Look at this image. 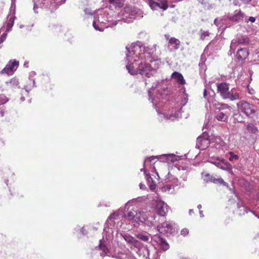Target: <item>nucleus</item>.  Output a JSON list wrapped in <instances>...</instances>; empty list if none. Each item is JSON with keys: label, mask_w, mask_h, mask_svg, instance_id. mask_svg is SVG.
<instances>
[{"label": "nucleus", "mask_w": 259, "mask_h": 259, "mask_svg": "<svg viewBox=\"0 0 259 259\" xmlns=\"http://www.w3.org/2000/svg\"><path fill=\"white\" fill-rule=\"evenodd\" d=\"M156 45L145 47L141 41H137L126 47L125 67L131 75L140 74L150 77L158 68L160 61L151 59L156 50Z\"/></svg>", "instance_id": "1"}, {"label": "nucleus", "mask_w": 259, "mask_h": 259, "mask_svg": "<svg viewBox=\"0 0 259 259\" xmlns=\"http://www.w3.org/2000/svg\"><path fill=\"white\" fill-rule=\"evenodd\" d=\"M113 12L108 9L99 10L95 14L93 26L96 30L103 31L105 28H113L120 22L114 18Z\"/></svg>", "instance_id": "2"}, {"label": "nucleus", "mask_w": 259, "mask_h": 259, "mask_svg": "<svg viewBox=\"0 0 259 259\" xmlns=\"http://www.w3.org/2000/svg\"><path fill=\"white\" fill-rule=\"evenodd\" d=\"M131 201H128L125 205V212L124 214V218L130 221L132 223L139 224L140 222L146 225L149 227L153 226L151 221L148 220V216L146 212L143 211H138L136 206H130Z\"/></svg>", "instance_id": "3"}, {"label": "nucleus", "mask_w": 259, "mask_h": 259, "mask_svg": "<svg viewBox=\"0 0 259 259\" xmlns=\"http://www.w3.org/2000/svg\"><path fill=\"white\" fill-rule=\"evenodd\" d=\"M136 236L138 239L144 242H150L152 241L155 242L164 251L168 250L169 248L166 240L158 234L152 236L146 232H140L136 234Z\"/></svg>", "instance_id": "4"}, {"label": "nucleus", "mask_w": 259, "mask_h": 259, "mask_svg": "<svg viewBox=\"0 0 259 259\" xmlns=\"http://www.w3.org/2000/svg\"><path fill=\"white\" fill-rule=\"evenodd\" d=\"M121 15L123 16L120 21L130 22L132 19L141 18L143 17L142 11L133 6H126L121 11Z\"/></svg>", "instance_id": "5"}, {"label": "nucleus", "mask_w": 259, "mask_h": 259, "mask_svg": "<svg viewBox=\"0 0 259 259\" xmlns=\"http://www.w3.org/2000/svg\"><path fill=\"white\" fill-rule=\"evenodd\" d=\"M66 0H33V11L38 13L36 10L38 8L49 9L51 11L56 10L58 6L64 3Z\"/></svg>", "instance_id": "6"}, {"label": "nucleus", "mask_w": 259, "mask_h": 259, "mask_svg": "<svg viewBox=\"0 0 259 259\" xmlns=\"http://www.w3.org/2000/svg\"><path fill=\"white\" fill-rule=\"evenodd\" d=\"M217 89L221 97L224 99H229L230 101H234L241 99L238 93L231 90L229 91V85L227 83L221 82L217 84Z\"/></svg>", "instance_id": "7"}, {"label": "nucleus", "mask_w": 259, "mask_h": 259, "mask_svg": "<svg viewBox=\"0 0 259 259\" xmlns=\"http://www.w3.org/2000/svg\"><path fill=\"white\" fill-rule=\"evenodd\" d=\"M215 109L220 111L215 115V117L219 121H227L230 115L232 108L231 106L225 104H215Z\"/></svg>", "instance_id": "8"}, {"label": "nucleus", "mask_w": 259, "mask_h": 259, "mask_svg": "<svg viewBox=\"0 0 259 259\" xmlns=\"http://www.w3.org/2000/svg\"><path fill=\"white\" fill-rule=\"evenodd\" d=\"M156 229L158 232L167 235L176 232V225L171 222L165 221L158 225Z\"/></svg>", "instance_id": "9"}, {"label": "nucleus", "mask_w": 259, "mask_h": 259, "mask_svg": "<svg viewBox=\"0 0 259 259\" xmlns=\"http://www.w3.org/2000/svg\"><path fill=\"white\" fill-rule=\"evenodd\" d=\"M237 105L238 108L248 117L252 118L255 112L253 106L246 101H239Z\"/></svg>", "instance_id": "10"}, {"label": "nucleus", "mask_w": 259, "mask_h": 259, "mask_svg": "<svg viewBox=\"0 0 259 259\" xmlns=\"http://www.w3.org/2000/svg\"><path fill=\"white\" fill-rule=\"evenodd\" d=\"M209 145L210 146V141L208 139L207 134L204 132L203 133L202 136H200L197 138L196 140V148L200 150H204L207 148Z\"/></svg>", "instance_id": "11"}, {"label": "nucleus", "mask_w": 259, "mask_h": 259, "mask_svg": "<svg viewBox=\"0 0 259 259\" xmlns=\"http://www.w3.org/2000/svg\"><path fill=\"white\" fill-rule=\"evenodd\" d=\"M147 3L149 7L152 10H157L162 9L163 11L166 10L168 8L167 2L165 0H148Z\"/></svg>", "instance_id": "12"}, {"label": "nucleus", "mask_w": 259, "mask_h": 259, "mask_svg": "<svg viewBox=\"0 0 259 259\" xmlns=\"http://www.w3.org/2000/svg\"><path fill=\"white\" fill-rule=\"evenodd\" d=\"M159 157V155L158 156H152L150 157H147L144 161V169H147V168L149 167H151L153 166L152 169H153L156 174L157 176V179L158 180L159 179V176L158 175V174L157 171H156L155 167L154 166V165L155 164V163L157 161V160H160V158H158V157ZM152 171H153V170H151Z\"/></svg>", "instance_id": "13"}, {"label": "nucleus", "mask_w": 259, "mask_h": 259, "mask_svg": "<svg viewBox=\"0 0 259 259\" xmlns=\"http://www.w3.org/2000/svg\"><path fill=\"white\" fill-rule=\"evenodd\" d=\"M19 65V62L16 60L10 61L5 67L2 70L1 73L6 74L8 75H12L17 68Z\"/></svg>", "instance_id": "14"}, {"label": "nucleus", "mask_w": 259, "mask_h": 259, "mask_svg": "<svg viewBox=\"0 0 259 259\" xmlns=\"http://www.w3.org/2000/svg\"><path fill=\"white\" fill-rule=\"evenodd\" d=\"M210 147L214 148L218 151L224 150L227 148V145L220 137H215L210 141Z\"/></svg>", "instance_id": "15"}, {"label": "nucleus", "mask_w": 259, "mask_h": 259, "mask_svg": "<svg viewBox=\"0 0 259 259\" xmlns=\"http://www.w3.org/2000/svg\"><path fill=\"white\" fill-rule=\"evenodd\" d=\"M168 206L164 202L160 200L156 201L155 210L156 212L161 217H164L168 212Z\"/></svg>", "instance_id": "16"}, {"label": "nucleus", "mask_w": 259, "mask_h": 259, "mask_svg": "<svg viewBox=\"0 0 259 259\" xmlns=\"http://www.w3.org/2000/svg\"><path fill=\"white\" fill-rule=\"evenodd\" d=\"M218 167L228 171L232 170V165L224 159H217L215 161L212 162Z\"/></svg>", "instance_id": "17"}, {"label": "nucleus", "mask_w": 259, "mask_h": 259, "mask_svg": "<svg viewBox=\"0 0 259 259\" xmlns=\"http://www.w3.org/2000/svg\"><path fill=\"white\" fill-rule=\"evenodd\" d=\"M124 240L132 247H134L137 248H140L142 246V244L138 240H136L135 238L128 234H124L122 236Z\"/></svg>", "instance_id": "18"}, {"label": "nucleus", "mask_w": 259, "mask_h": 259, "mask_svg": "<svg viewBox=\"0 0 259 259\" xmlns=\"http://www.w3.org/2000/svg\"><path fill=\"white\" fill-rule=\"evenodd\" d=\"M36 73L34 71H32L29 74L28 80L27 84L24 86V88L27 93H29L33 88L35 87V79L34 78Z\"/></svg>", "instance_id": "19"}, {"label": "nucleus", "mask_w": 259, "mask_h": 259, "mask_svg": "<svg viewBox=\"0 0 259 259\" xmlns=\"http://www.w3.org/2000/svg\"><path fill=\"white\" fill-rule=\"evenodd\" d=\"M245 17V14L241 10H236L234 12L233 14L229 16V18L232 21L238 22L242 21Z\"/></svg>", "instance_id": "20"}, {"label": "nucleus", "mask_w": 259, "mask_h": 259, "mask_svg": "<svg viewBox=\"0 0 259 259\" xmlns=\"http://www.w3.org/2000/svg\"><path fill=\"white\" fill-rule=\"evenodd\" d=\"M160 158V161H162L164 162H174L177 160H178L179 157L175 154H162L161 155H159V157H158Z\"/></svg>", "instance_id": "21"}, {"label": "nucleus", "mask_w": 259, "mask_h": 259, "mask_svg": "<svg viewBox=\"0 0 259 259\" xmlns=\"http://www.w3.org/2000/svg\"><path fill=\"white\" fill-rule=\"evenodd\" d=\"M249 55L248 50L246 48L239 49L236 53V57L238 62H243Z\"/></svg>", "instance_id": "22"}, {"label": "nucleus", "mask_w": 259, "mask_h": 259, "mask_svg": "<svg viewBox=\"0 0 259 259\" xmlns=\"http://www.w3.org/2000/svg\"><path fill=\"white\" fill-rule=\"evenodd\" d=\"M97 248L102 251V252H100V255L102 257H104L106 255L110 256V254H109V249L106 246L105 244V241L104 240H100V243L99 245L97 247Z\"/></svg>", "instance_id": "23"}, {"label": "nucleus", "mask_w": 259, "mask_h": 259, "mask_svg": "<svg viewBox=\"0 0 259 259\" xmlns=\"http://www.w3.org/2000/svg\"><path fill=\"white\" fill-rule=\"evenodd\" d=\"M171 170H172L174 172L177 173V174L180 175L181 178H182L184 181H185L187 180V176L188 174V171L187 169L183 168L181 169L180 167L175 166L171 168Z\"/></svg>", "instance_id": "24"}, {"label": "nucleus", "mask_w": 259, "mask_h": 259, "mask_svg": "<svg viewBox=\"0 0 259 259\" xmlns=\"http://www.w3.org/2000/svg\"><path fill=\"white\" fill-rule=\"evenodd\" d=\"M234 41L239 45H246L249 44V40L246 35H238L234 38Z\"/></svg>", "instance_id": "25"}, {"label": "nucleus", "mask_w": 259, "mask_h": 259, "mask_svg": "<svg viewBox=\"0 0 259 259\" xmlns=\"http://www.w3.org/2000/svg\"><path fill=\"white\" fill-rule=\"evenodd\" d=\"M164 36L166 39L168 40L170 44L175 45L174 49L175 50H178L180 48V41L178 39L175 37H170L168 34H165Z\"/></svg>", "instance_id": "26"}, {"label": "nucleus", "mask_w": 259, "mask_h": 259, "mask_svg": "<svg viewBox=\"0 0 259 259\" xmlns=\"http://www.w3.org/2000/svg\"><path fill=\"white\" fill-rule=\"evenodd\" d=\"M171 77L180 84H184L185 80L182 74L178 72H174L171 74Z\"/></svg>", "instance_id": "27"}, {"label": "nucleus", "mask_w": 259, "mask_h": 259, "mask_svg": "<svg viewBox=\"0 0 259 259\" xmlns=\"http://www.w3.org/2000/svg\"><path fill=\"white\" fill-rule=\"evenodd\" d=\"M238 207V212L240 215H244L245 213H247L248 211H250L252 213H254V212L250 210L248 208L246 207L242 202H239L237 203Z\"/></svg>", "instance_id": "28"}, {"label": "nucleus", "mask_w": 259, "mask_h": 259, "mask_svg": "<svg viewBox=\"0 0 259 259\" xmlns=\"http://www.w3.org/2000/svg\"><path fill=\"white\" fill-rule=\"evenodd\" d=\"M15 18L16 17L14 16V14L9 16L8 20L6 23V32H9L12 30V27L13 26L14 24V20Z\"/></svg>", "instance_id": "29"}, {"label": "nucleus", "mask_w": 259, "mask_h": 259, "mask_svg": "<svg viewBox=\"0 0 259 259\" xmlns=\"http://www.w3.org/2000/svg\"><path fill=\"white\" fill-rule=\"evenodd\" d=\"M181 110V109H180L179 110V111H176L174 114H169L168 115L163 114L164 115V118H165L166 120H170V121H174L175 119L178 118Z\"/></svg>", "instance_id": "30"}, {"label": "nucleus", "mask_w": 259, "mask_h": 259, "mask_svg": "<svg viewBox=\"0 0 259 259\" xmlns=\"http://www.w3.org/2000/svg\"><path fill=\"white\" fill-rule=\"evenodd\" d=\"M6 83L8 86L11 88H14L18 85L19 82L17 78H13L10 81H6Z\"/></svg>", "instance_id": "31"}, {"label": "nucleus", "mask_w": 259, "mask_h": 259, "mask_svg": "<svg viewBox=\"0 0 259 259\" xmlns=\"http://www.w3.org/2000/svg\"><path fill=\"white\" fill-rule=\"evenodd\" d=\"M109 3L115 7L120 8L122 7L123 2L122 0H109Z\"/></svg>", "instance_id": "32"}, {"label": "nucleus", "mask_w": 259, "mask_h": 259, "mask_svg": "<svg viewBox=\"0 0 259 259\" xmlns=\"http://www.w3.org/2000/svg\"><path fill=\"white\" fill-rule=\"evenodd\" d=\"M247 131L252 134H255L257 131V127L252 123H248L246 126Z\"/></svg>", "instance_id": "33"}, {"label": "nucleus", "mask_w": 259, "mask_h": 259, "mask_svg": "<svg viewBox=\"0 0 259 259\" xmlns=\"http://www.w3.org/2000/svg\"><path fill=\"white\" fill-rule=\"evenodd\" d=\"M239 44L237 42L234 41V39L231 41L230 45V50L229 52V55H231L232 54L235 53V51Z\"/></svg>", "instance_id": "34"}, {"label": "nucleus", "mask_w": 259, "mask_h": 259, "mask_svg": "<svg viewBox=\"0 0 259 259\" xmlns=\"http://www.w3.org/2000/svg\"><path fill=\"white\" fill-rule=\"evenodd\" d=\"M141 171H144L145 175V177L147 179V182L150 184L153 182L152 178H151L149 171L147 169H144V168H141Z\"/></svg>", "instance_id": "35"}, {"label": "nucleus", "mask_w": 259, "mask_h": 259, "mask_svg": "<svg viewBox=\"0 0 259 259\" xmlns=\"http://www.w3.org/2000/svg\"><path fill=\"white\" fill-rule=\"evenodd\" d=\"M167 179L175 183L176 185H178V179L175 177L170 171L167 174Z\"/></svg>", "instance_id": "36"}, {"label": "nucleus", "mask_w": 259, "mask_h": 259, "mask_svg": "<svg viewBox=\"0 0 259 259\" xmlns=\"http://www.w3.org/2000/svg\"><path fill=\"white\" fill-rule=\"evenodd\" d=\"M151 89H150L148 90V95H149V100H150L151 101V102L153 103V106H154V108L156 110L157 112H158V114H159L160 113L158 112V106H157V104L155 103V102H154L155 101V99H153L151 97Z\"/></svg>", "instance_id": "37"}, {"label": "nucleus", "mask_w": 259, "mask_h": 259, "mask_svg": "<svg viewBox=\"0 0 259 259\" xmlns=\"http://www.w3.org/2000/svg\"><path fill=\"white\" fill-rule=\"evenodd\" d=\"M244 4H250L253 7H255L257 4V0H240Z\"/></svg>", "instance_id": "38"}, {"label": "nucleus", "mask_w": 259, "mask_h": 259, "mask_svg": "<svg viewBox=\"0 0 259 259\" xmlns=\"http://www.w3.org/2000/svg\"><path fill=\"white\" fill-rule=\"evenodd\" d=\"M8 101V98L5 95L0 94V105L6 103Z\"/></svg>", "instance_id": "39"}, {"label": "nucleus", "mask_w": 259, "mask_h": 259, "mask_svg": "<svg viewBox=\"0 0 259 259\" xmlns=\"http://www.w3.org/2000/svg\"><path fill=\"white\" fill-rule=\"evenodd\" d=\"M119 215V211H115V212L112 213V214H111L109 216L108 219L109 220H111L112 219L116 220V219H117V218H118Z\"/></svg>", "instance_id": "40"}, {"label": "nucleus", "mask_w": 259, "mask_h": 259, "mask_svg": "<svg viewBox=\"0 0 259 259\" xmlns=\"http://www.w3.org/2000/svg\"><path fill=\"white\" fill-rule=\"evenodd\" d=\"M229 154L230 155L229 160L230 161H232L234 160H238L239 158L238 155L234 154L232 152H230Z\"/></svg>", "instance_id": "41"}, {"label": "nucleus", "mask_w": 259, "mask_h": 259, "mask_svg": "<svg viewBox=\"0 0 259 259\" xmlns=\"http://www.w3.org/2000/svg\"><path fill=\"white\" fill-rule=\"evenodd\" d=\"M211 181L214 183H216L218 182L220 184L224 185V186H226L227 185V183L222 178L213 179H211Z\"/></svg>", "instance_id": "42"}, {"label": "nucleus", "mask_w": 259, "mask_h": 259, "mask_svg": "<svg viewBox=\"0 0 259 259\" xmlns=\"http://www.w3.org/2000/svg\"><path fill=\"white\" fill-rule=\"evenodd\" d=\"M200 33H201V34H200V38L202 40H204L205 38V37L206 36H208L209 34V33L207 31H204L201 30L200 31Z\"/></svg>", "instance_id": "43"}, {"label": "nucleus", "mask_w": 259, "mask_h": 259, "mask_svg": "<svg viewBox=\"0 0 259 259\" xmlns=\"http://www.w3.org/2000/svg\"><path fill=\"white\" fill-rule=\"evenodd\" d=\"M124 255H125V254L123 253H121L120 254H116L114 253L111 255L112 257L116 258V259H124L123 256Z\"/></svg>", "instance_id": "44"}, {"label": "nucleus", "mask_w": 259, "mask_h": 259, "mask_svg": "<svg viewBox=\"0 0 259 259\" xmlns=\"http://www.w3.org/2000/svg\"><path fill=\"white\" fill-rule=\"evenodd\" d=\"M189 233V230L187 229H183L181 231V234L184 236L187 235Z\"/></svg>", "instance_id": "45"}, {"label": "nucleus", "mask_w": 259, "mask_h": 259, "mask_svg": "<svg viewBox=\"0 0 259 259\" xmlns=\"http://www.w3.org/2000/svg\"><path fill=\"white\" fill-rule=\"evenodd\" d=\"M222 21V19H219L218 18H215L213 21V23L217 26H219Z\"/></svg>", "instance_id": "46"}, {"label": "nucleus", "mask_w": 259, "mask_h": 259, "mask_svg": "<svg viewBox=\"0 0 259 259\" xmlns=\"http://www.w3.org/2000/svg\"><path fill=\"white\" fill-rule=\"evenodd\" d=\"M8 32H6V31L5 33H4L2 35V36H1V38H0V39H1V41H3V42H4V40L6 39V37H7V33H8Z\"/></svg>", "instance_id": "47"}, {"label": "nucleus", "mask_w": 259, "mask_h": 259, "mask_svg": "<svg viewBox=\"0 0 259 259\" xmlns=\"http://www.w3.org/2000/svg\"><path fill=\"white\" fill-rule=\"evenodd\" d=\"M8 32H6V31L5 33H4L2 35V36H1V38H0V39H1V41H3V42H4V40L6 39V37H7V33H8Z\"/></svg>", "instance_id": "48"}, {"label": "nucleus", "mask_w": 259, "mask_h": 259, "mask_svg": "<svg viewBox=\"0 0 259 259\" xmlns=\"http://www.w3.org/2000/svg\"><path fill=\"white\" fill-rule=\"evenodd\" d=\"M156 187V185L153 182L149 184V188L152 191H154Z\"/></svg>", "instance_id": "49"}, {"label": "nucleus", "mask_w": 259, "mask_h": 259, "mask_svg": "<svg viewBox=\"0 0 259 259\" xmlns=\"http://www.w3.org/2000/svg\"><path fill=\"white\" fill-rule=\"evenodd\" d=\"M171 189L170 185H166L164 187L162 188V190L164 191H169Z\"/></svg>", "instance_id": "50"}, {"label": "nucleus", "mask_w": 259, "mask_h": 259, "mask_svg": "<svg viewBox=\"0 0 259 259\" xmlns=\"http://www.w3.org/2000/svg\"><path fill=\"white\" fill-rule=\"evenodd\" d=\"M255 21V18L253 17H250L247 21H246V22L250 21L251 22H254Z\"/></svg>", "instance_id": "51"}, {"label": "nucleus", "mask_w": 259, "mask_h": 259, "mask_svg": "<svg viewBox=\"0 0 259 259\" xmlns=\"http://www.w3.org/2000/svg\"><path fill=\"white\" fill-rule=\"evenodd\" d=\"M5 114V110L2 108H0V116L3 117Z\"/></svg>", "instance_id": "52"}, {"label": "nucleus", "mask_w": 259, "mask_h": 259, "mask_svg": "<svg viewBox=\"0 0 259 259\" xmlns=\"http://www.w3.org/2000/svg\"><path fill=\"white\" fill-rule=\"evenodd\" d=\"M80 233L83 235H85L87 234V231L85 230L84 227H82L81 228Z\"/></svg>", "instance_id": "53"}, {"label": "nucleus", "mask_w": 259, "mask_h": 259, "mask_svg": "<svg viewBox=\"0 0 259 259\" xmlns=\"http://www.w3.org/2000/svg\"><path fill=\"white\" fill-rule=\"evenodd\" d=\"M139 187H140V189H141V190H145L146 188L145 185L143 184L142 183L140 184Z\"/></svg>", "instance_id": "54"}, {"label": "nucleus", "mask_w": 259, "mask_h": 259, "mask_svg": "<svg viewBox=\"0 0 259 259\" xmlns=\"http://www.w3.org/2000/svg\"><path fill=\"white\" fill-rule=\"evenodd\" d=\"M214 8H215L214 4H210V5H208L207 9L210 10L211 9H214Z\"/></svg>", "instance_id": "55"}, {"label": "nucleus", "mask_w": 259, "mask_h": 259, "mask_svg": "<svg viewBox=\"0 0 259 259\" xmlns=\"http://www.w3.org/2000/svg\"><path fill=\"white\" fill-rule=\"evenodd\" d=\"M203 97L205 99H206V98H207V91H206V89L204 90V91H203Z\"/></svg>", "instance_id": "56"}, {"label": "nucleus", "mask_w": 259, "mask_h": 259, "mask_svg": "<svg viewBox=\"0 0 259 259\" xmlns=\"http://www.w3.org/2000/svg\"><path fill=\"white\" fill-rule=\"evenodd\" d=\"M84 12L85 13V14H92L91 13L89 12V10L88 9H85L84 10Z\"/></svg>", "instance_id": "57"}, {"label": "nucleus", "mask_w": 259, "mask_h": 259, "mask_svg": "<svg viewBox=\"0 0 259 259\" xmlns=\"http://www.w3.org/2000/svg\"><path fill=\"white\" fill-rule=\"evenodd\" d=\"M194 213V210H193V209H189V214H190V215H191V214H192V213Z\"/></svg>", "instance_id": "58"}, {"label": "nucleus", "mask_w": 259, "mask_h": 259, "mask_svg": "<svg viewBox=\"0 0 259 259\" xmlns=\"http://www.w3.org/2000/svg\"><path fill=\"white\" fill-rule=\"evenodd\" d=\"M200 216L201 218H203L204 217L203 211L202 210L199 211Z\"/></svg>", "instance_id": "59"}, {"label": "nucleus", "mask_w": 259, "mask_h": 259, "mask_svg": "<svg viewBox=\"0 0 259 259\" xmlns=\"http://www.w3.org/2000/svg\"><path fill=\"white\" fill-rule=\"evenodd\" d=\"M55 29H58L59 30H61V26H59V25H56L55 26Z\"/></svg>", "instance_id": "60"}, {"label": "nucleus", "mask_w": 259, "mask_h": 259, "mask_svg": "<svg viewBox=\"0 0 259 259\" xmlns=\"http://www.w3.org/2000/svg\"><path fill=\"white\" fill-rule=\"evenodd\" d=\"M145 249H146V251L147 252V255L148 256H149V250L147 248V246L145 247Z\"/></svg>", "instance_id": "61"}, {"label": "nucleus", "mask_w": 259, "mask_h": 259, "mask_svg": "<svg viewBox=\"0 0 259 259\" xmlns=\"http://www.w3.org/2000/svg\"><path fill=\"white\" fill-rule=\"evenodd\" d=\"M199 3H201V4H203L204 0H198Z\"/></svg>", "instance_id": "62"}, {"label": "nucleus", "mask_w": 259, "mask_h": 259, "mask_svg": "<svg viewBox=\"0 0 259 259\" xmlns=\"http://www.w3.org/2000/svg\"><path fill=\"white\" fill-rule=\"evenodd\" d=\"M28 62H25L24 64V66H25L26 67H28Z\"/></svg>", "instance_id": "63"}, {"label": "nucleus", "mask_w": 259, "mask_h": 259, "mask_svg": "<svg viewBox=\"0 0 259 259\" xmlns=\"http://www.w3.org/2000/svg\"><path fill=\"white\" fill-rule=\"evenodd\" d=\"M201 207H202V206H201V204H198V205H197V208H198L199 209H200L201 208Z\"/></svg>", "instance_id": "64"}]
</instances>
